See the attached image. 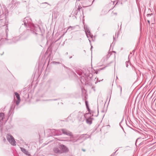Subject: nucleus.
Listing matches in <instances>:
<instances>
[{"mask_svg":"<svg viewBox=\"0 0 156 156\" xmlns=\"http://www.w3.org/2000/svg\"><path fill=\"white\" fill-rule=\"evenodd\" d=\"M6 138L8 141L13 146L16 145V142L12 135L9 134H7L6 136Z\"/></svg>","mask_w":156,"mask_h":156,"instance_id":"nucleus-1","label":"nucleus"},{"mask_svg":"<svg viewBox=\"0 0 156 156\" xmlns=\"http://www.w3.org/2000/svg\"><path fill=\"white\" fill-rule=\"evenodd\" d=\"M60 148L61 153H62L67 152L69 151V149L65 146L63 145H60Z\"/></svg>","mask_w":156,"mask_h":156,"instance_id":"nucleus-2","label":"nucleus"},{"mask_svg":"<svg viewBox=\"0 0 156 156\" xmlns=\"http://www.w3.org/2000/svg\"><path fill=\"white\" fill-rule=\"evenodd\" d=\"M53 151L54 152L56 153H61V151L60 146L59 147H55L53 149Z\"/></svg>","mask_w":156,"mask_h":156,"instance_id":"nucleus-3","label":"nucleus"},{"mask_svg":"<svg viewBox=\"0 0 156 156\" xmlns=\"http://www.w3.org/2000/svg\"><path fill=\"white\" fill-rule=\"evenodd\" d=\"M61 131L64 134L69 136H71L72 135L71 133L66 129H62L61 130Z\"/></svg>","mask_w":156,"mask_h":156,"instance_id":"nucleus-4","label":"nucleus"},{"mask_svg":"<svg viewBox=\"0 0 156 156\" xmlns=\"http://www.w3.org/2000/svg\"><path fill=\"white\" fill-rule=\"evenodd\" d=\"M93 119V118L90 117H88L86 119V122L87 124L89 125H91L92 123V120Z\"/></svg>","mask_w":156,"mask_h":156,"instance_id":"nucleus-5","label":"nucleus"},{"mask_svg":"<svg viewBox=\"0 0 156 156\" xmlns=\"http://www.w3.org/2000/svg\"><path fill=\"white\" fill-rule=\"evenodd\" d=\"M22 152H23L25 154L28 156H30V154L29 153L28 151L27 150L25 149L23 147L20 148Z\"/></svg>","mask_w":156,"mask_h":156,"instance_id":"nucleus-6","label":"nucleus"},{"mask_svg":"<svg viewBox=\"0 0 156 156\" xmlns=\"http://www.w3.org/2000/svg\"><path fill=\"white\" fill-rule=\"evenodd\" d=\"M24 22V25L26 27H27V26H29V23L27 20V19L25 18L23 20Z\"/></svg>","mask_w":156,"mask_h":156,"instance_id":"nucleus-7","label":"nucleus"},{"mask_svg":"<svg viewBox=\"0 0 156 156\" xmlns=\"http://www.w3.org/2000/svg\"><path fill=\"white\" fill-rule=\"evenodd\" d=\"M4 118V114L3 113H0V120H2Z\"/></svg>","mask_w":156,"mask_h":156,"instance_id":"nucleus-8","label":"nucleus"},{"mask_svg":"<svg viewBox=\"0 0 156 156\" xmlns=\"http://www.w3.org/2000/svg\"><path fill=\"white\" fill-rule=\"evenodd\" d=\"M15 94L16 98L17 99V100H20V96L18 93L17 92H15Z\"/></svg>","mask_w":156,"mask_h":156,"instance_id":"nucleus-9","label":"nucleus"},{"mask_svg":"<svg viewBox=\"0 0 156 156\" xmlns=\"http://www.w3.org/2000/svg\"><path fill=\"white\" fill-rule=\"evenodd\" d=\"M81 9L83 10L82 7L80 5H78V7L76 10V11H79Z\"/></svg>","mask_w":156,"mask_h":156,"instance_id":"nucleus-10","label":"nucleus"},{"mask_svg":"<svg viewBox=\"0 0 156 156\" xmlns=\"http://www.w3.org/2000/svg\"><path fill=\"white\" fill-rule=\"evenodd\" d=\"M20 101V100H17L16 101V105H18L19 104Z\"/></svg>","mask_w":156,"mask_h":156,"instance_id":"nucleus-11","label":"nucleus"},{"mask_svg":"<svg viewBox=\"0 0 156 156\" xmlns=\"http://www.w3.org/2000/svg\"><path fill=\"white\" fill-rule=\"evenodd\" d=\"M85 103H86V105L87 108V109H88V110L89 111V107H88V103H87V101H86Z\"/></svg>","mask_w":156,"mask_h":156,"instance_id":"nucleus-12","label":"nucleus"},{"mask_svg":"<svg viewBox=\"0 0 156 156\" xmlns=\"http://www.w3.org/2000/svg\"><path fill=\"white\" fill-rule=\"evenodd\" d=\"M129 61H126V66L127 67H128L129 66Z\"/></svg>","mask_w":156,"mask_h":156,"instance_id":"nucleus-13","label":"nucleus"},{"mask_svg":"<svg viewBox=\"0 0 156 156\" xmlns=\"http://www.w3.org/2000/svg\"><path fill=\"white\" fill-rule=\"evenodd\" d=\"M86 31L89 33H90V31L88 29L86 28Z\"/></svg>","mask_w":156,"mask_h":156,"instance_id":"nucleus-14","label":"nucleus"},{"mask_svg":"<svg viewBox=\"0 0 156 156\" xmlns=\"http://www.w3.org/2000/svg\"><path fill=\"white\" fill-rule=\"evenodd\" d=\"M53 63L55 64H60V63L58 62H53Z\"/></svg>","mask_w":156,"mask_h":156,"instance_id":"nucleus-15","label":"nucleus"},{"mask_svg":"<svg viewBox=\"0 0 156 156\" xmlns=\"http://www.w3.org/2000/svg\"><path fill=\"white\" fill-rule=\"evenodd\" d=\"M119 87H120V92H121H121H122V88L120 86H119Z\"/></svg>","mask_w":156,"mask_h":156,"instance_id":"nucleus-16","label":"nucleus"},{"mask_svg":"<svg viewBox=\"0 0 156 156\" xmlns=\"http://www.w3.org/2000/svg\"><path fill=\"white\" fill-rule=\"evenodd\" d=\"M73 27L71 26H70L68 28L67 30H68L70 28H72Z\"/></svg>","mask_w":156,"mask_h":156,"instance_id":"nucleus-17","label":"nucleus"},{"mask_svg":"<svg viewBox=\"0 0 156 156\" xmlns=\"http://www.w3.org/2000/svg\"><path fill=\"white\" fill-rule=\"evenodd\" d=\"M3 141H4V142H5V141H6V139H5V138H4V139H3Z\"/></svg>","mask_w":156,"mask_h":156,"instance_id":"nucleus-18","label":"nucleus"},{"mask_svg":"<svg viewBox=\"0 0 156 156\" xmlns=\"http://www.w3.org/2000/svg\"><path fill=\"white\" fill-rule=\"evenodd\" d=\"M147 22H148V23L149 25H150V21L149 20H147Z\"/></svg>","mask_w":156,"mask_h":156,"instance_id":"nucleus-19","label":"nucleus"},{"mask_svg":"<svg viewBox=\"0 0 156 156\" xmlns=\"http://www.w3.org/2000/svg\"><path fill=\"white\" fill-rule=\"evenodd\" d=\"M139 139V138H138V139H137V140H136V142Z\"/></svg>","mask_w":156,"mask_h":156,"instance_id":"nucleus-20","label":"nucleus"},{"mask_svg":"<svg viewBox=\"0 0 156 156\" xmlns=\"http://www.w3.org/2000/svg\"><path fill=\"white\" fill-rule=\"evenodd\" d=\"M83 151H85V150H84V149H82Z\"/></svg>","mask_w":156,"mask_h":156,"instance_id":"nucleus-21","label":"nucleus"},{"mask_svg":"<svg viewBox=\"0 0 156 156\" xmlns=\"http://www.w3.org/2000/svg\"><path fill=\"white\" fill-rule=\"evenodd\" d=\"M4 53V52H3L2 54H1V55H3V54Z\"/></svg>","mask_w":156,"mask_h":156,"instance_id":"nucleus-22","label":"nucleus"},{"mask_svg":"<svg viewBox=\"0 0 156 156\" xmlns=\"http://www.w3.org/2000/svg\"><path fill=\"white\" fill-rule=\"evenodd\" d=\"M46 3V4H47L48 3L47 2H45L44 3Z\"/></svg>","mask_w":156,"mask_h":156,"instance_id":"nucleus-23","label":"nucleus"},{"mask_svg":"<svg viewBox=\"0 0 156 156\" xmlns=\"http://www.w3.org/2000/svg\"><path fill=\"white\" fill-rule=\"evenodd\" d=\"M58 134L61 135V133H60V134Z\"/></svg>","mask_w":156,"mask_h":156,"instance_id":"nucleus-24","label":"nucleus"}]
</instances>
